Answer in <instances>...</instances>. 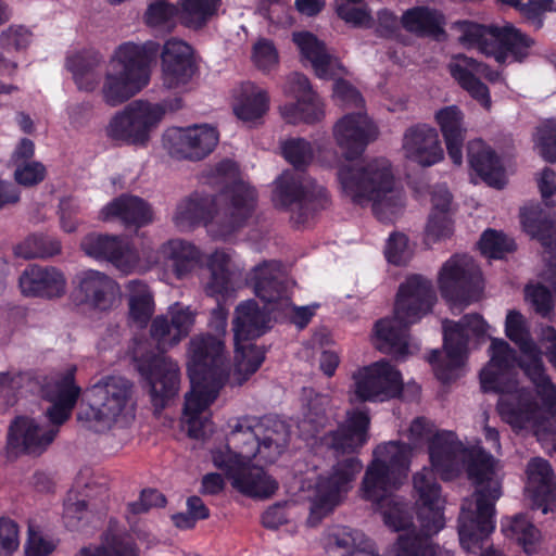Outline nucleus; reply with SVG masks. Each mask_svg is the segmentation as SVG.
Listing matches in <instances>:
<instances>
[{
	"mask_svg": "<svg viewBox=\"0 0 556 556\" xmlns=\"http://www.w3.org/2000/svg\"><path fill=\"white\" fill-rule=\"evenodd\" d=\"M256 426L257 421L253 417L238 418L235 425H229L231 430L227 434L225 447L215 448L214 451H229L244 460L256 458L260 447L257 434L254 430Z\"/></svg>",
	"mask_w": 556,
	"mask_h": 556,
	"instance_id": "obj_35",
	"label": "nucleus"
},
{
	"mask_svg": "<svg viewBox=\"0 0 556 556\" xmlns=\"http://www.w3.org/2000/svg\"><path fill=\"white\" fill-rule=\"evenodd\" d=\"M410 455L412 448L407 443L390 441L379 444L362 481L363 497L377 505L384 525L396 532L413 526L412 507L392 494L407 477Z\"/></svg>",
	"mask_w": 556,
	"mask_h": 556,
	"instance_id": "obj_3",
	"label": "nucleus"
},
{
	"mask_svg": "<svg viewBox=\"0 0 556 556\" xmlns=\"http://www.w3.org/2000/svg\"><path fill=\"white\" fill-rule=\"evenodd\" d=\"M403 27L418 36H433L444 34L440 15L427 7H416L407 10L402 16Z\"/></svg>",
	"mask_w": 556,
	"mask_h": 556,
	"instance_id": "obj_48",
	"label": "nucleus"
},
{
	"mask_svg": "<svg viewBox=\"0 0 556 556\" xmlns=\"http://www.w3.org/2000/svg\"><path fill=\"white\" fill-rule=\"evenodd\" d=\"M330 541L344 549L342 556H380L370 539L350 527L336 528L330 534Z\"/></svg>",
	"mask_w": 556,
	"mask_h": 556,
	"instance_id": "obj_47",
	"label": "nucleus"
},
{
	"mask_svg": "<svg viewBox=\"0 0 556 556\" xmlns=\"http://www.w3.org/2000/svg\"><path fill=\"white\" fill-rule=\"evenodd\" d=\"M468 479L477 486L472 502L462 504L458 516V536L463 548H480L495 529V503L502 495L501 482L494 479L495 458L482 447H468L464 457Z\"/></svg>",
	"mask_w": 556,
	"mask_h": 556,
	"instance_id": "obj_5",
	"label": "nucleus"
},
{
	"mask_svg": "<svg viewBox=\"0 0 556 556\" xmlns=\"http://www.w3.org/2000/svg\"><path fill=\"white\" fill-rule=\"evenodd\" d=\"M218 131L208 125L187 128L174 127L165 131L164 146L177 159L200 161L206 157L218 143Z\"/></svg>",
	"mask_w": 556,
	"mask_h": 556,
	"instance_id": "obj_21",
	"label": "nucleus"
},
{
	"mask_svg": "<svg viewBox=\"0 0 556 556\" xmlns=\"http://www.w3.org/2000/svg\"><path fill=\"white\" fill-rule=\"evenodd\" d=\"M139 92V78L106 71L101 88L104 103L111 108L119 106Z\"/></svg>",
	"mask_w": 556,
	"mask_h": 556,
	"instance_id": "obj_42",
	"label": "nucleus"
},
{
	"mask_svg": "<svg viewBox=\"0 0 556 556\" xmlns=\"http://www.w3.org/2000/svg\"><path fill=\"white\" fill-rule=\"evenodd\" d=\"M61 251L62 244L58 238L41 232L28 235L13 248L14 255L24 260H46L59 255Z\"/></svg>",
	"mask_w": 556,
	"mask_h": 556,
	"instance_id": "obj_46",
	"label": "nucleus"
},
{
	"mask_svg": "<svg viewBox=\"0 0 556 556\" xmlns=\"http://www.w3.org/2000/svg\"><path fill=\"white\" fill-rule=\"evenodd\" d=\"M273 201L280 208L298 205V212L292 215L298 225L305 224L314 212L326 210L331 204L329 192L324 186L290 172H285L276 179Z\"/></svg>",
	"mask_w": 556,
	"mask_h": 556,
	"instance_id": "obj_16",
	"label": "nucleus"
},
{
	"mask_svg": "<svg viewBox=\"0 0 556 556\" xmlns=\"http://www.w3.org/2000/svg\"><path fill=\"white\" fill-rule=\"evenodd\" d=\"M293 41L300 49L302 56L312 64L315 74L319 78L328 79L331 77V55L327 52L323 41L309 31L294 33Z\"/></svg>",
	"mask_w": 556,
	"mask_h": 556,
	"instance_id": "obj_41",
	"label": "nucleus"
},
{
	"mask_svg": "<svg viewBox=\"0 0 556 556\" xmlns=\"http://www.w3.org/2000/svg\"><path fill=\"white\" fill-rule=\"evenodd\" d=\"M220 0H179L180 23L191 29L203 28L216 14Z\"/></svg>",
	"mask_w": 556,
	"mask_h": 556,
	"instance_id": "obj_49",
	"label": "nucleus"
},
{
	"mask_svg": "<svg viewBox=\"0 0 556 556\" xmlns=\"http://www.w3.org/2000/svg\"><path fill=\"white\" fill-rule=\"evenodd\" d=\"M437 301L431 280L412 275L400 285L394 303L393 317L376 321L374 332L377 349L395 358L408 354L409 327L432 311Z\"/></svg>",
	"mask_w": 556,
	"mask_h": 556,
	"instance_id": "obj_8",
	"label": "nucleus"
},
{
	"mask_svg": "<svg viewBox=\"0 0 556 556\" xmlns=\"http://www.w3.org/2000/svg\"><path fill=\"white\" fill-rule=\"evenodd\" d=\"M478 245L482 255L495 260H501L507 253L516 250V243L513 239L491 228L482 232Z\"/></svg>",
	"mask_w": 556,
	"mask_h": 556,
	"instance_id": "obj_53",
	"label": "nucleus"
},
{
	"mask_svg": "<svg viewBox=\"0 0 556 556\" xmlns=\"http://www.w3.org/2000/svg\"><path fill=\"white\" fill-rule=\"evenodd\" d=\"M14 179L23 187H34L45 180L47 169L37 161L21 162L14 166Z\"/></svg>",
	"mask_w": 556,
	"mask_h": 556,
	"instance_id": "obj_63",
	"label": "nucleus"
},
{
	"mask_svg": "<svg viewBox=\"0 0 556 556\" xmlns=\"http://www.w3.org/2000/svg\"><path fill=\"white\" fill-rule=\"evenodd\" d=\"M177 18L180 20L179 7L166 0L150 3L144 13V22L149 27L166 33L174 30Z\"/></svg>",
	"mask_w": 556,
	"mask_h": 556,
	"instance_id": "obj_50",
	"label": "nucleus"
},
{
	"mask_svg": "<svg viewBox=\"0 0 556 556\" xmlns=\"http://www.w3.org/2000/svg\"><path fill=\"white\" fill-rule=\"evenodd\" d=\"M490 361L486 366L503 369H514L515 364L521 359L517 358L516 351L503 339H493L490 346Z\"/></svg>",
	"mask_w": 556,
	"mask_h": 556,
	"instance_id": "obj_64",
	"label": "nucleus"
},
{
	"mask_svg": "<svg viewBox=\"0 0 556 556\" xmlns=\"http://www.w3.org/2000/svg\"><path fill=\"white\" fill-rule=\"evenodd\" d=\"M220 197L226 203L223 215L216 212V199L213 195L192 193L177 205L175 225L185 230L203 224L210 226L217 237L226 239L231 236L252 217L257 204V191L249 184L236 179L222 189Z\"/></svg>",
	"mask_w": 556,
	"mask_h": 556,
	"instance_id": "obj_7",
	"label": "nucleus"
},
{
	"mask_svg": "<svg viewBox=\"0 0 556 556\" xmlns=\"http://www.w3.org/2000/svg\"><path fill=\"white\" fill-rule=\"evenodd\" d=\"M230 257L216 250L207 260L210 278L205 283L206 295L215 300H228L235 295L233 273L229 269Z\"/></svg>",
	"mask_w": 556,
	"mask_h": 556,
	"instance_id": "obj_37",
	"label": "nucleus"
},
{
	"mask_svg": "<svg viewBox=\"0 0 556 556\" xmlns=\"http://www.w3.org/2000/svg\"><path fill=\"white\" fill-rule=\"evenodd\" d=\"M333 136L344 157L353 161L376 139L377 128L366 114L350 113L336 123Z\"/></svg>",
	"mask_w": 556,
	"mask_h": 556,
	"instance_id": "obj_25",
	"label": "nucleus"
},
{
	"mask_svg": "<svg viewBox=\"0 0 556 556\" xmlns=\"http://www.w3.org/2000/svg\"><path fill=\"white\" fill-rule=\"evenodd\" d=\"M188 376L191 390L186 394L184 415L189 435L199 439L204 433L197 428L200 415L217 399L229 378V362L224 342L212 336H197L189 343Z\"/></svg>",
	"mask_w": 556,
	"mask_h": 556,
	"instance_id": "obj_6",
	"label": "nucleus"
},
{
	"mask_svg": "<svg viewBox=\"0 0 556 556\" xmlns=\"http://www.w3.org/2000/svg\"><path fill=\"white\" fill-rule=\"evenodd\" d=\"M528 483L526 492L532 509L547 514L556 509V482L548 460L534 457L527 466Z\"/></svg>",
	"mask_w": 556,
	"mask_h": 556,
	"instance_id": "obj_29",
	"label": "nucleus"
},
{
	"mask_svg": "<svg viewBox=\"0 0 556 556\" xmlns=\"http://www.w3.org/2000/svg\"><path fill=\"white\" fill-rule=\"evenodd\" d=\"M488 324L480 314H466L458 321L446 320L443 325V350H432L428 362L435 378L442 383L457 379L458 370L464 366L470 337H485Z\"/></svg>",
	"mask_w": 556,
	"mask_h": 556,
	"instance_id": "obj_12",
	"label": "nucleus"
},
{
	"mask_svg": "<svg viewBox=\"0 0 556 556\" xmlns=\"http://www.w3.org/2000/svg\"><path fill=\"white\" fill-rule=\"evenodd\" d=\"M80 249L96 261L112 264L123 275L132 273L138 264L135 247L119 236L91 232L81 239Z\"/></svg>",
	"mask_w": 556,
	"mask_h": 556,
	"instance_id": "obj_22",
	"label": "nucleus"
},
{
	"mask_svg": "<svg viewBox=\"0 0 556 556\" xmlns=\"http://www.w3.org/2000/svg\"><path fill=\"white\" fill-rule=\"evenodd\" d=\"M502 531L507 538L516 540L522 545L526 553H530V547L534 545L539 539V530L523 514H518L511 518L502 520Z\"/></svg>",
	"mask_w": 556,
	"mask_h": 556,
	"instance_id": "obj_51",
	"label": "nucleus"
},
{
	"mask_svg": "<svg viewBox=\"0 0 556 556\" xmlns=\"http://www.w3.org/2000/svg\"><path fill=\"white\" fill-rule=\"evenodd\" d=\"M328 400L324 396H316L307 404V410L300 422V428L309 437H315L329 422Z\"/></svg>",
	"mask_w": 556,
	"mask_h": 556,
	"instance_id": "obj_54",
	"label": "nucleus"
},
{
	"mask_svg": "<svg viewBox=\"0 0 556 556\" xmlns=\"http://www.w3.org/2000/svg\"><path fill=\"white\" fill-rule=\"evenodd\" d=\"M270 313L261 308L255 300L240 303L233 319L235 344L240 349V341L254 340L270 329Z\"/></svg>",
	"mask_w": 556,
	"mask_h": 556,
	"instance_id": "obj_33",
	"label": "nucleus"
},
{
	"mask_svg": "<svg viewBox=\"0 0 556 556\" xmlns=\"http://www.w3.org/2000/svg\"><path fill=\"white\" fill-rule=\"evenodd\" d=\"M77 286L84 303L102 312L112 309L121 294L119 285L105 273L96 269L79 273Z\"/></svg>",
	"mask_w": 556,
	"mask_h": 556,
	"instance_id": "obj_30",
	"label": "nucleus"
},
{
	"mask_svg": "<svg viewBox=\"0 0 556 556\" xmlns=\"http://www.w3.org/2000/svg\"><path fill=\"white\" fill-rule=\"evenodd\" d=\"M161 68L163 85L167 89L186 88L200 72L192 46L175 38L163 46Z\"/></svg>",
	"mask_w": 556,
	"mask_h": 556,
	"instance_id": "obj_23",
	"label": "nucleus"
},
{
	"mask_svg": "<svg viewBox=\"0 0 556 556\" xmlns=\"http://www.w3.org/2000/svg\"><path fill=\"white\" fill-rule=\"evenodd\" d=\"M102 222L118 220L126 229L135 233L139 230V199L136 195L122 194L99 212Z\"/></svg>",
	"mask_w": 556,
	"mask_h": 556,
	"instance_id": "obj_43",
	"label": "nucleus"
},
{
	"mask_svg": "<svg viewBox=\"0 0 556 556\" xmlns=\"http://www.w3.org/2000/svg\"><path fill=\"white\" fill-rule=\"evenodd\" d=\"M105 131L109 138L118 143H137L139 141V101L135 100L116 112Z\"/></svg>",
	"mask_w": 556,
	"mask_h": 556,
	"instance_id": "obj_40",
	"label": "nucleus"
},
{
	"mask_svg": "<svg viewBox=\"0 0 556 556\" xmlns=\"http://www.w3.org/2000/svg\"><path fill=\"white\" fill-rule=\"evenodd\" d=\"M410 455L412 448L407 443L390 441L379 444L362 481L363 497L377 505L384 525L396 532L413 526L412 507L392 494L407 477Z\"/></svg>",
	"mask_w": 556,
	"mask_h": 556,
	"instance_id": "obj_4",
	"label": "nucleus"
},
{
	"mask_svg": "<svg viewBox=\"0 0 556 556\" xmlns=\"http://www.w3.org/2000/svg\"><path fill=\"white\" fill-rule=\"evenodd\" d=\"M535 147L540 155L548 163L556 162V122L547 121L536 128Z\"/></svg>",
	"mask_w": 556,
	"mask_h": 556,
	"instance_id": "obj_58",
	"label": "nucleus"
},
{
	"mask_svg": "<svg viewBox=\"0 0 556 556\" xmlns=\"http://www.w3.org/2000/svg\"><path fill=\"white\" fill-rule=\"evenodd\" d=\"M236 358L241 369L248 375L258 370L265 359L266 351L250 341H240V349L235 344Z\"/></svg>",
	"mask_w": 556,
	"mask_h": 556,
	"instance_id": "obj_59",
	"label": "nucleus"
},
{
	"mask_svg": "<svg viewBox=\"0 0 556 556\" xmlns=\"http://www.w3.org/2000/svg\"><path fill=\"white\" fill-rule=\"evenodd\" d=\"M505 334L525 356L518 362V366L534 386L543 406L547 412H554L556 409V386L546 374L542 352L531 338L527 321L520 312L513 309L507 313Z\"/></svg>",
	"mask_w": 556,
	"mask_h": 556,
	"instance_id": "obj_13",
	"label": "nucleus"
},
{
	"mask_svg": "<svg viewBox=\"0 0 556 556\" xmlns=\"http://www.w3.org/2000/svg\"><path fill=\"white\" fill-rule=\"evenodd\" d=\"M384 256L392 265H405L412 256L408 237L402 232H392L384 248Z\"/></svg>",
	"mask_w": 556,
	"mask_h": 556,
	"instance_id": "obj_61",
	"label": "nucleus"
},
{
	"mask_svg": "<svg viewBox=\"0 0 556 556\" xmlns=\"http://www.w3.org/2000/svg\"><path fill=\"white\" fill-rule=\"evenodd\" d=\"M75 366L50 376L42 386L43 397L51 403L46 410L45 421L18 416L12 420L7 435L5 453L9 458L26 454L39 456L54 441L60 426L71 416L80 395L75 383Z\"/></svg>",
	"mask_w": 556,
	"mask_h": 556,
	"instance_id": "obj_2",
	"label": "nucleus"
},
{
	"mask_svg": "<svg viewBox=\"0 0 556 556\" xmlns=\"http://www.w3.org/2000/svg\"><path fill=\"white\" fill-rule=\"evenodd\" d=\"M468 162L471 169L489 186L502 188L505 184V170L496 152L483 141L468 144Z\"/></svg>",
	"mask_w": 556,
	"mask_h": 556,
	"instance_id": "obj_34",
	"label": "nucleus"
},
{
	"mask_svg": "<svg viewBox=\"0 0 556 556\" xmlns=\"http://www.w3.org/2000/svg\"><path fill=\"white\" fill-rule=\"evenodd\" d=\"M141 377L150 384L152 404L163 409L178 395L180 389V368L178 363L166 354L141 353Z\"/></svg>",
	"mask_w": 556,
	"mask_h": 556,
	"instance_id": "obj_19",
	"label": "nucleus"
},
{
	"mask_svg": "<svg viewBox=\"0 0 556 556\" xmlns=\"http://www.w3.org/2000/svg\"><path fill=\"white\" fill-rule=\"evenodd\" d=\"M460 40L464 45L477 47L484 54L493 56L500 64L506 63L508 56L515 62H522L534 45L530 36L511 25L484 26L473 22L463 23Z\"/></svg>",
	"mask_w": 556,
	"mask_h": 556,
	"instance_id": "obj_14",
	"label": "nucleus"
},
{
	"mask_svg": "<svg viewBox=\"0 0 556 556\" xmlns=\"http://www.w3.org/2000/svg\"><path fill=\"white\" fill-rule=\"evenodd\" d=\"M109 66L108 71L139 78V45L132 41L119 45L112 54Z\"/></svg>",
	"mask_w": 556,
	"mask_h": 556,
	"instance_id": "obj_52",
	"label": "nucleus"
},
{
	"mask_svg": "<svg viewBox=\"0 0 556 556\" xmlns=\"http://www.w3.org/2000/svg\"><path fill=\"white\" fill-rule=\"evenodd\" d=\"M28 380V376L18 371L0 374V413L17 402L18 393Z\"/></svg>",
	"mask_w": 556,
	"mask_h": 556,
	"instance_id": "obj_55",
	"label": "nucleus"
},
{
	"mask_svg": "<svg viewBox=\"0 0 556 556\" xmlns=\"http://www.w3.org/2000/svg\"><path fill=\"white\" fill-rule=\"evenodd\" d=\"M250 285L255 295L266 305L281 308L292 305L286 279L281 276L279 264L265 261L255 266L250 276Z\"/></svg>",
	"mask_w": 556,
	"mask_h": 556,
	"instance_id": "obj_26",
	"label": "nucleus"
},
{
	"mask_svg": "<svg viewBox=\"0 0 556 556\" xmlns=\"http://www.w3.org/2000/svg\"><path fill=\"white\" fill-rule=\"evenodd\" d=\"M481 275L464 258L454 255L447 260L438 277L441 295L451 304H469L481 291Z\"/></svg>",
	"mask_w": 556,
	"mask_h": 556,
	"instance_id": "obj_20",
	"label": "nucleus"
},
{
	"mask_svg": "<svg viewBox=\"0 0 556 556\" xmlns=\"http://www.w3.org/2000/svg\"><path fill=\"white\" fill-rule=\"evenodd\" d=\"M281 152L286 161L296 169L305 167L313 159L311 142L303 138H291L281 146Z\"/></svg>",
	"mask_w": 556,
	"mask_h": 556,
	"instance_id": "obj_56",
	"label": "nucleus"
},
{
	"mask_svg": "<svg viewBox=\"0 0 556 556\" xmlns=\"http://www.w3.org/2000/svg\"><path fill=\"white\" fill-rule=\"evenodd\" d=\"M212 462L242 494L267 498L278 490V482L262 467L254 466L252 460L241 459L229 451H212Z\"/></svg>",
	"mask_w": 556,
	"mask_h": 556,
	"instance_id": "obj_17",
	"label": "nucleus"
},
{
	"mask_svg": "<svg viewBox=\"0 0 556 556\" xmlns=\"http://www.w3.org/2000/svg\"><path fill=\"white\" fill-rule=\"evenodd\" d=\"M526 21L534 28L541 29L547 12H556L555 0H528L517 7Z\"/></svg>",
	"mask_w": 556,
	"mask_h": 556,
	"instance_id": "obj_60",
	"label": "nucleus"
},
{
	"mask_svg": "<svg viewBox=\"0 0 556 556\" xmlns=\"http://www.w3.org/2000/svg\"><path fill=\"white\" fill-rule=\"evenodd\" d=\"M103 59L93 50H84L71 53L66 58L65 66L72 73L77 88L81 91L96 90L100 81L98 72Z\"/></svg>",
	"mask_w": 556,
	"mask_h": 556,
	"instance_id": "obj_36",
	"label": "nucleus"
},
{
	"mask_svg": "<svg viewBox=\"0 0 556 556\" xmlns=\"http://www.w3.org/2000/svg\"><path fill=\"white\" fill-rule=\"evenodd\" d=\"M370 416L368 409L346 410L345 418L334 430L320 438V444L338 458L326 475L316 482L307 525L316 527L350 491L356 476L363 469L357 454L369 440Z\"/></svg>",
	"mask_w": 556,
	"mask_h": 556,
	"instance_id": "obj_1",
	"label": "nucleus"
},
{
	"mask_svg": "<svg viewBox=\"0 0 556 556\" xmlns=\"http://www.w3.org/2000/svg\"><path fill=\"white\" fill-rule=\"evenodd\" d=\"M76 556H137L136 532L110 530L98 547H84Z\"/></svg>",
	"mask_w": 556,
	"mask_h": 556,
	"instance_id": "obj_45",
	"label": "nucleus"
},
{
	"mask_svg": "<svg viewBox=\"0 0 556 556\" xmlns=\"http://www.w3.org/2000/svg\"><path fill=\"white\" fill-rule=\"evenodd\" d=\"M416 495V516L420 533L401 534L394 545L392 556H443L450 551L440 552L430 538L444 528L443 507L440 505L441 485L430 470L416 472L413 477Z\"/></svg>",
	"mask_w": 556,
	"mask_h": 556,
	"instance_id": "obj_9",
	"label": "nucleus"
},
{
	"mask_svg": "<svg viewBox=\"0 0 556 556\" xmlns=\"http://www.w3.org/2000/svg\"><path fill=\"white\" fill-rule=\"evenodd\" d=\"M163 254L170 263L177 279L190 275L202 262V253L198 247L184 239H173L163 245Z\"/></svg>",
	"mask_w": 556,
	"mask_h": 556,
	"instance_id": "obj_38",
	"label": "nucleus"
},
{
	"mask_svg": "<svg viewBox=\"0 0 556 556\" xmlns=\"http://www.w3.org/2000/svg\"><path fill=\"white\" fill-rule=\"evenodd\" d=\"M269 109L267 92L248 81L241 85L233 104V113L243 122L261 119Z\"/></svg>",
	"mask_w": 556,
	"mask_h": 556,
	"instance_id": "obj_39",
	"label": "nucleus"
},
{
	"mask_svg": "<svg viewBox=\"0 0 556 556\" xmlns=\"http://www.w3.org/2000/svg\"><path fill=\"white\" fill-rule=\"evenodd\" d=\"M18 288L27 298H60L65 293L66 278L54 266L30 264L21 273Z\"/></svg>",
	"mask_w": 556,
	"mask_h": 556,
	"instance_id": "obj_28",
	"label": "nucleus"
},
{
	"mask_svg": "<svg viewBox=\"0 0 556 556\" xmlns=\"http://www.w3.org/2000/svg\"><path fill=\"white\" fill-rule=\"evenodd\" d=\"M56 547V541L43 533L38 527L30 525L28 528V538L25 543V554L27 556H48Z\"/></svg>",
	"mask_w": 556,
	"mask_h": 556,
	"instance_id": "obj_62",
	"label": "nucleus"
},
{
	"mask_svg": "<svg viewBox=\"0 0 556 556\" xmlns=\"http://www.w3.org/2000/svg\"><path fill=\"white\" fill-rule=\"evenodd\" d=\"M355 396L359 402H384L401 395V372L388 361H379L354 375Z\"/></svg>",
	"mask_w": 556,
	"mask_h": 556,
	"instance_id": "obj_18",
	"label": "nucleus"
},
{
	"mask_svg": "<svg viewBox=\"0 0 556 556\" xmlns=\"http://www.w3.org/2000/svg\"><path fill=\"white\" fill-rule=\"evenodd\" d=\"M464 119L463 111L455 104L443 106L434 113V122L443 136L447 154L456 165L463 162V147L466 138Z\"/></svg>",
	"mask_w": 556,
	"mask_h": 556,
	"instance_id": "obj_32",
	"label": "nucleus"
},
{
	"mask_svg": "<svg viewBox=\"0 0 556 556\" xmlns=\"http://www.w3.org/2000/svg\"><path fill=\"white\" fill-rule=\"evenodd\" d=\"M467 448L454 431H438L428 445L432 468L424 467L419 472L427 469L432 472L434 480L439 475L443 481H452L464 470ZM435 482L439 484L438 481Z\"/></svg>",
	"mask_w": 556,
	"mask_h": 556,
	"instance_id": "obj_24",
	"label": "nucleus"
},
{
	"mask_svg": "<svg viewBox=\"0 0 556 556\" xmlns=\"http://www.w3.org/2000/svg\"><path fill=\"white\" fill-rule=\"evenodd\" d=\"M403 148L410 161L424 167L432 166L444 157L437 129L427 124H417L406 129Z\"/></svg>",
	"mask_w": 556,
	"mask_h": 556,
	"instance_id": "obj_31",
	"label": "nucleus"
},
{
	"mask_svg": "<svg viewBox=\"0 0 556 556\" xmlns=\"http://www.w3.org/2000/svg\"><path fill=\"white\" fill-rule=\"evenodd\" d=\"M289 91L296 99L295 102L286 103L280 106L283 118L290 124L304 122L312 124L317 122L323 111L317 93L313 90L309 79L301 73H293L288 79Z\"/></svg>",
	"mask_w": 556,
	"mask_h": 556,
	"instance_id": "obj_27",
	"label": "nucleus"
},
{
	"mask_svg": "<svg viewBox=\"0 0 556 556\" xmlns=\"http://www.w3.org/2000/svg\"><path fill=\"white\" fill-rule=\"evenodd\" d=\"M462 63H451L450 73L452 77L484 109L491 108V96L488 86L482 83L468 67H475L477 62L473 59L462 56Z\"/></svg>",
	"mask_w": 556,
	"mask_h": 556,
	"instance_id": "obj_44",
	"label": "nucleus"
},
{
	"mask_svg": "<svg viewBox=\"0 0 556 556\" xmlns=\"http://www.w3.org/2000/svg\"><path fill=\"white\" fill-rule=\"evenodd\" d=\"M337 175L342 192L359 205L379 202L394 186L391 165L386 159H375L363 166L344 164Z\"/></svg>",
	"mask_w": 556,
	"mask_h": 556,
	"instance_id": "obj_15",
	"label": "nucleus"
},
{
	"mask_svg": "<svg viewBox=\"0 0 556 556\" xmlns=\"http://www.w3.org/2000/svg\"><path fill=\"white\" fill-rule=\"evenodd\" d=\"M150 336L155 342L157 354H165L167 350L177 345L180 341H176L174 330L169 318L165 315L156 316L150 325Z\"/></svg>",
	"mask_w": 556,
	"mask_h": 556,
	"instance_id": "obj_57",
	"label": "nucleus"
},
{
	"mask_svg": "<svg viewBox=\"0 0 556 556\" xmlns=\"http://www.w3.org/2000/svg\"><path fill=\"white\" fill-rule=\"evenodd\" d=\"M135 384L122 376H106L90 387L88 405L81 406L77 418L94 431L110 429L115 422L128 424L136 418Z\"/></svg>",
	"mask_w": 556,
	"mask_h": 556,
	"instance_id": "obj_10",
	"label": "nucleus"
},
{
	"mask_svg": "<svg viewBox=\"0 0 556 556\" xmlns=\"http://www.w3.org/2000/svg\"><path fill=\"white\" fill-rule=\"evenodd\" d=\"M479 379L483 393L500 394L496 409L506 424L523 429L539 422L541 407L530 390L518 387L513 370L485 365L480 370Z\"/></svg>",
	"mask_w": 556,
	"mask_h": 556,
	"instance_id": "obj_11",
	"label": "nucleus"
}]
</instances>
